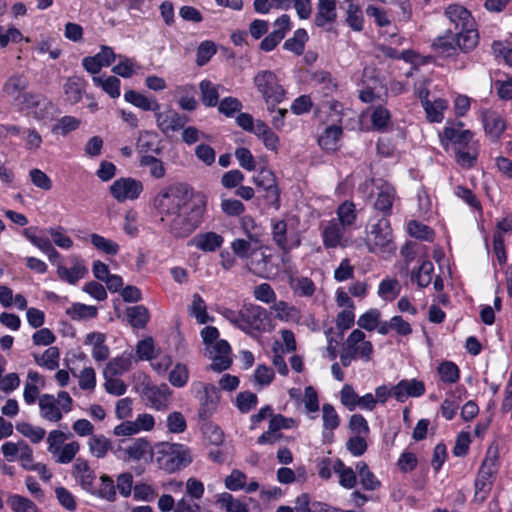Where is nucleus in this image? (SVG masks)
Here are the masks:
<instances>
[{
    "label": "nucleus",
    "instance_id": "1",
    "mask_svg": "<svg viewBox=\"0 0 512 512\" xmlns=\"http://www.w3.org/2000/svg\"><path fill=\"white\" fill-rule=\"evenodd\" d=\"M445 16L454 25L452 30L458 48L464 53L473 50L478 44L479 36L470 11L461 5L452 4L445 9Z\"/></svg>",
    "mask_w": 512,
    "mask_h": 512
},
{
    "label": "nucleus",
    "instance_id": "2",
    "mask_svg": "<svg viewBox=\"0 0 512 512\" xmlns=\"http://www.w3.org/2000/svg\"><path fill=\"white\" fill-rule=\"evenodd\" d=\"M222 315L235 327L249 335L265 331L270 323L268 311L252 303L244 304L239 311L225 309Z\"/></svg>",
    "mask_w": 512,
    "mask_h": 512
},
{
    "label": "nucleus",
    "instance_id": "3",
    "mask_svg": "<svg viewBox=\"0 0 512 512\" xmlns=\"http://www.w3.org/2000/svg\"><path fill=\"white\" fill-rule=\"evenodd\" d=\"M191 197L192 191L187 184L173 183L163 187L153 199V207L161 215L160 222L165 221V216L180 212Z\"/></svg>",
    "mask_w": 512,
    "mask_h": 512
},
{
    "label": "nucleus",
    "instance_id": "4",
    "mask_svg": "<svg viewBox=\"0 0 512 512\" xmlns=\"http://www.w3.org/2000/svg\"><path fill=\"white\" fill-rule=\"evenodd\" d=\"M206 201L200 198L194 202L189 211L181 214H174L173 219L168 225V231L175 238H186L190 236L202 223L205 213Z\"/></svg>",
    "mask_w": 512,
    "mask_h": 512
},
{
    "label": "nucleus",
    "instance_id": "5",
    "mask_svg": "<svg viewBox=\"0 0 512 512\" xmlns=\"http://www.w3.org/2000/svg\"><path fill=\"white\" fill-rule=\"evenodd\" d=\"M156 461L159 468L174 473L187 467L192 462L189 448L182 444L160 443L156 446Z\"/></svg>",
    "mask_w": 512,
    "mask_h": 512
},
{
    "label": "nucleus",
    "instance_id": "6",
    "mask_svg": "<svg viewBox=\"0 0 512 512\" xmlns=\"http://www.w3.org/2000/svg\"><path fill=\"white\" fill-rule=\"evenodd\" d=\"M253 81L268 111L273 112L275 107L284 100L286 94L277 75L271 70H261L254 76Z\"/></svg>",
    "mask_w": 512,
    "mask_h": 512
},
{
    "label": "nucleus",
    "instance_id": "7",
    "mask_svg": "<svg viewBox=\"0 0 512 512\" xmlns=\"http://www.w3.org/2000/svg\"><path fill=\"white\" fill-rule=\"evenodd\" d=\"M392 240V229L389 220L381 218L371 226L366 236V245L370 252L384 251Z\"/></svg>",
    "mask_w": 512,
    "mask_h": 512
},
{
    "label": "nucleus",
    "instance_id": "8",
    "mask_svg": "<svg viewBox=\"0 0 512 512\" xmlns=\"http://www.w3.org/2000/svg\"><path fill=\"white\" fill-rule=\"evenodd\" d=\"M202 391L196 392L200 407L198 417L206 421L216 412L220 400V389L213 384L201 385Z\"/></svg>",
    "mask_w": 512,
    "mask_h": 512
},
{
    "label": "nucleus",
    "instance_id": "9",
    "mask_svg": "<svg viewBox=\"0 0 512 512\" xmlns=\"http://www.w3.org/2000/svg\"><path fill=\"white\" fill-rule=\"evenodd\" d=\"M142 191V182L131 177L117 179L110 186V193L118 202L137 199Z\"/></svg>",
    "mask_w": 512,
    "mask_h": 512
},
{
    "label": "nucleus",
    "instance_id": "10",
    "mask_svg": "<svg viewBox=\"0 0 512 512\" xmlns=\"http://www.w3.org/2000/svg\"><path fill=\"white\" fill-rule=\"evenodd\" d=\"M258 191L263 190V197L269 205L279 206L280 192L272 171L262 169L253 178Z\"/></svg>",
    "mask_w": 512,
    "mask_h": 512
},
{
    "label": "nucleus",
    "instance_id": "11",
    "mask_svg": "<svg viewBox=\"0 0 512 512\" xmlns=\"http://www.w3.org/2000/svg\"><path fill=\"white\" fill-rule=\"evenodd\" d=\"M170 395L171 390L165 383L160 386L146 383L141 389V396L146 404L159 411L167 410Z\"/></svg>",
    "mask_w": 512,
    "mask_h": 512
},
{
    "label": "nucleus",
    "instance_id": "12",
    "mask_svg": "<svg viewBox=\"0 0 512 512\" xmlns=\"http://www.w3.org/2000/svg\"><path fill=\"white\" fill-rule=\"evenodd\" d=\"M276 27L271 33L260 43V49L264 52H270L274 50L278 44L285 38L286 33L291 30L290 17L287 14H283L274 21Z\"/></svg>",
    "mask_w": 512,
    "mask_h": 512
},
{
    "label": "nucleus",
    "instance_id": "13",
    "mask_svg": "<svg viewBox=\"0 0 512 512\" xmlns=\"http://www.w3.org/2000/svg\"><path fill=\"white\" fill-rule=\"evenodd\" d=\"M71 474L82 490L86 491L87 493L91 491L96 480V473L90 467L87 460L81 457L76 458L72 467Z\"/></svg>",
    "mask_w": 512,
    "mask_h": 512
},
{
    "label": "nucleus",
    "instance_id": "14",
    "mask_svg": "<svg viewBox=\"0 0 512 512\" xmlns=\"http://www.w3.org/2000/svg\"><path fill=\"white\" fill-rule=\"evenodd\" d=\"M155 118L158 128L163 133L169 131L175 132L183 129L185 124L189 121L186 115L179 114L178 112L170 109L166 112H155Z\"/></svg>",
    "mask_w": 512,
    "mask_h": 512
},
{
    "label": "nucleus",
    "instance_id": "15",
    "mask_svg": "<svg viewBox=\"0 0 512 512\" xmlns=\"http://www.w3.org/2000/svg\"><path fill=\"white\" fill-rule=\"evenodd\" d=\"M442 145L447 149L448 144H452L455 148H463L470 146L473 139V133L470 130H461L455 126H447L440 134Z\"/></svg>",
    "mask_w": 512,
    "mask_h": 512
},
{
    "label": "nucleus",
    "instance_id": "16",
    "mask_svg": "<svg viewBox=\"0 0 512 512\" xmlns=\"http://www.w3.org/2000/svg\"><path fill=\"white\" fill-rule=\"evenodd\" d=\"M21 104L26 109H34L37 118L42 119L53 107L52 102L43 94L24 92L21 95Z\"/></svg>",
    "mask_w": 512,
    "mask_h": 512
},
{
    "label": "nucleus",
    "instance_id": "17",
    "mask_svg": "<svg viewBox=\"0 0 512 512\" xmlns=\"http://www.w3.org/2000/svg\"><path fill=\"white\" fill-rule=\"evenodd\" d=\"M212 349L215 353L211 356L210 369L215 372H222L230 368L232 359L230 357L231 347L226 340L220 339L213 343Z\"/></svg>",
    "mask_w": 512,
    "mask_h": 512
},
{
    "label": "nucleus",
    "instance_id": "18",
    "mask_svg": "<svg viewBox=\"0 0 512 512\" xmlns=\"http://www.w3.org/2000/svg\"><path fill=\"white\" fill-rule=\"evenodd\" d=\"M393 396L399 402H404L408 397H420L425 393V385L416 379H403L392 387Z\"/></svg>",
    "mask_w": 512,
    "mask_h": 512
},
{
    "label": "nucleus",
    "instance_id": "19",
    "mask_svg": "<svg viewBox=\"0 0 512 512\" xmlns=\"http://www.w3.org/2000/svg\"><path fill=\"white\" fill-rule=\"evenodd\" d=\"M482 122L485 132L493 142H497L506 129L505 120L495 111L482 112Z\"/></svg>",
    "mask_w": 512,
    "mask_h": 512
},
{
    "label": "nucleus",
    "instance_id": "20",
    "mask_svg": "<svg viewBox=\"0 0 512 512\" xmlns=\"http://www.w3.org/2000/svg\"><path fill=\"white\" fill-rule=\"evenodd\" d=\"M224 242V238L216 232H205L195 235L189 245L196 247L203 252H215Z\"/></svg>",
    "mask_w": 512,
    "mask_h": 512
},
{
    "label": "nucleus",
    "instance_id": "21",
    "mask_svg": "<svg viewBox=\"0 0 512 512\" xmlns=\"http://www.w3.org/2000/svg\"><path fill=\"white\" fill-rule=\"evenodd\" d=\"M323 245L325 248H336L337 246L345 247L344 226L336 221H330L322 232Z\"/></svg>",
    "mask_w": 512,
    "mask_h": 512
},
{
    "label": "nucleus",
    "instance_id": "22",
    "mask_svg": "<svg viewBox=\"0 0 512 512\" xmlns=\"http://www.w3.org/2000/svg\"><path fill=\"white\" fill-rule=\"evenodd\" d=\"M125 453L129 459L144 460L150 462L153 460V448L146 438H137L125 448Z\"/></svg>",
    "mask_w": 512,
    "mask_h": 512
},
{
    "label": "nucleus",
    "instance_id": "23",
    "mask_svg": "<svg viewBox=\"0 0 512 512\" xmlns=\"http://www.w3.org/2000/svg\"><path fill=\"white\" fill-rule=\"evenodd\" d=\"M377 189L378 192L374 202V207L385 216L390 215L392 205L395 200V189L388 183H383L381 186L377 187Z\"/></svg>",
    "mask_w": 512,
    "mask_h": 512
},
{
    "label": "nucleus",
    "instance_id": "24",
    "mask_svg": "<svg viewBox=\"0 0 512 512\" xmlns=\"http://www.w3.org/2000/svg\"><path fill=\"white\" fill-rule=\"evenodd\" d=\"M336 18V0H318L317 13L314 18L315 25L324 27L327 23H333Z\"/></svg>",
    "mask_w": 512,
    "mask_h": 512
},
{
    "label": "nucleus",
    "instance_id": "25",
    "mask_svg": "<svg viewBox=\"0 0 512 512\" xmlns=\"http://www.w3.org/2000/svg\"><path fill=\"white\" fill-rule=\"evenodd\" d=\"M340 7L345 9L346 24L353 30L360 32L363 30V13L359 5L355 4L352 0H345Z\"/></svg>",
    "mask_w": 512,
    "mask_h": 512
},
{
    "label": "nucleus",
    "instance_id": "26",
    "mask_svg": "<svg viewBox=\"0 0 512 512\" xmlns=\"http://www.w3.org/2000/svg\"><path fill=\"white\" fill-rule=\"evenodd\" d=\"M343 134L340 126L327 127L318 138L319 146L327 152H335L339 149V141Z\"/></svg>",
    "mask_w": 512,
    "mask_h": 512
},
{
    "label": "nucleus",
    "instance_id": "27",
    "mask_svg": "<svg viewBox=\"0 0 512 512\" xmlns=\"http://www.w3.org/2000/svg\"><path fill=\"white\" fill-rule=\"evenodd\" d=\"M495 474H492L491 472H485L484 470H479L477 477L475 479V494H474V500L478 503H483L488 495L490 494V491L492 489L493 485V476Z\"/></svg>",
    "mask_w": 512,
    "mask_h": 512
},
{
    "label": "nucleus",
    "instance_id": "28",
    "mask_svg": "<svg viewBox=\"0 0 512 512\" xmlns=\"http://www.w3.org/2000/svg\"><path fill=\"white\" fill-rule=\"evenodd\" d=\"M29 86L27 77L22 74L10 76L3 85V92L15 100L20 99L22 93L26 92Z\"/></svg>",
    "mask_w": 512,
    "mask_h": 512
},
{
    "label": "nucleus",
    "instance_id": "29",
    "mask_svg": "<svg viewBox=\"0 0 512 512\" xmlns=\"http://www.w3.org/2000/svg\"><path fill=\"white\" fill-rule=\"evenodd\" d=\"M124 99L133 106L142 109L143 111H159L160 104L156 99H149L144 94L135 90H128L124 94Z\"/></svg>",
    "mask_w": 512,
    "mask_h": 512
},
{
    "label": "nucleus",
    "instance_id": "30",
    "mask_svg": "<svg viewBox=\"0 0 512 512\" xmlns=\"http://www.w3.org/2000/svg\"><path fill=\"white\" fill-rule=\"evenodd\" d=\"M105 335L100 332H92L87 334L85 343H92V356L98 361H105L109 357V348L105 345Z\"/></svg>",
    "mask_w": 512,
    "mask_h": 512
},
{
    "label": "nucleus",
    "instance_id": "31",
    "mask_svg": "<svg viewBox=\"0 0 512 512\" xmlns=\"http://www.w3.org/2000/svg\"><path fill=\"white\" fill-rule=\"evenodd\" d=\"M433 49L438 53L444 56H451L456 52V36L452 30V28H448L446 34L444 36L437 37L433 44Z\"/></svg>",
    "mask_w": 512,
    "mask_h": 512
},
{
    "label": "nucleus",
    "instance_id": "32",
    "mask_svg": "<svg viewBox=\"0 0 512 512\" xmlns=\"http://www.w3.org/2000/svg\"><path fill=\"white\" fill-rule=\"evenodd\" d=\"M100 481V487L97 489L94 485L89 494L105 499L108 502H114L116 500V486L114 485L113 479L107 474H102Z\"/></svg>",
    "mask_w": 512,
    "mask_h": 512
},
{
    "label": "nucleus",
    "instance_id": "33",
    "mask_svg": "<svg viewBox=\"0 0 512 512\" xmlns=\"http://www.w3.org/2000/svg\"><path fill=\"white\" fill-rule=\"evenodd\" d=\"M85 92V81L79 77H70L64 84V93L71 104L78 103Z\"/></svg>",
    "mask_w": 512,
    "mask_h": 512
},
{
    "label": "nucleus",
    "instance_id": "34",
    "mask_svg": "<svg viewBox=\"0 0 512 512\" xmlns=\"http://www.w3.org/2000/svg\"><path fill=\"white\" fill-rule=\"evenodd\" d=\"M219 88L220 85H216L208 79H204L199 83L201 101L206 107H215L218 105Z\"/></svg>",
    "mask_w": 512,
    "mask_h": 512
},
{
    "label": "nucleus",
    "instance_id": "35",
    "mask_svg": "<svg viewBox=\"0 0 512 512\" xmlns=\"http://www.w3.org/2000/svg\"><path fill=\"white\" fill-rule=\"evenodd\" d=\"M129 324L133 328L142 329L150 320L148 309L144 305H136L126 309Z\"/></svg>",
    "mask_w": 512,
    "mask_h": 512
},
{
    "label": "nucleus",
    "instance_id": "36",
    "mask_svg": "<svg viewBox=\"0 0 512 512\" xmlns=\"http://www.w3.org/2000/svg\"><path fill=\"white\" fill-rule=\"evenodd\" d=\"M39 407L41 409L43 418L55 422L62 419V413L59 407L56 405L55 399L52 395H42L39 400Z\"/></svg>",
    "mask_w": 512,
    "mask_h": 512
},
{
    "label": "nucleus",
    "instance_id": "37",
    "mask_svg": "<svg viewBox=\"0 0 512 512\" xmlns=\"http://www.w3.org/2000/svg\"><path fill=\"white\" fill-rule=\"evenodd\" d=\"M156 134L150 131H143L140 133L136 147L138 153L143 155H148V152H153L155 155H160L162 153V147L155 145Z\"/></svg>",
    "mask_w": 512,
    "mask_h": 512
},
{
    "label": "nucleus",
    "instance_id": "38",
    "mask_svg": "<svg viewBox=\"0 0 512 512\" xmlns=\"http://www.w3.org/2000/svg\"><path fill=\"white\" fill-rule=\"evenodd\" d=\"M309 37L305 29L299 28L297 29L293 36L287 39L283 44V49L293 52L294 54L300 56L304 53L305 44L308 41Z\"/></svg>",
    "mask_w": 512,
    "mask_h": 512
},
{
    "label": "nucleus",
    "instance_id": "39",
    "mask_svg": "<svg viewBox=\"0 0 512 512\" xmlns=\"http://www.w3.org/2000/svg\"><path fill=\"white\" fill-rule=\"evenodd\" d=\"M270 262L271 255H265L262 252L258 253L254 251L249 263V270L260 277H268L270 272L268 265Z\"/></svg>",
    "mask_w": 512,
    "mask_h": 512
},
{
    "label": "nucleus",
    "instance_id": "40",
    "mask_svg": "<svg viewBox=\"0 0 512 512\" xmlns=\"http://www.w3.org/2000/svg\"><path fill=\"white\" fill-rule=\"evenodd\" d=\"M87 268L76 262L71 269L64 266H58L57 274L61 280L67 281L69 284H76L87 273Z\"/></svg>",
    "mask_w": 512,
    "mask_h": 512
},
{
    "label": "nucleus",
    "instance_id": "41",
    "mask_svg": "<svg viewBox=\"0 0 512 512\" xmlns=\"http://www.w3.org/2000/svg\"><path fill=\"white\" fill-rule=\"evenodd\" d=\"M141 167H148L149 174L155 179H161L166 174V168L164 163L153 155H143L139 160Z\"/></svg>",
    "mask_w": 512,
    "mask_h": 512
},
{
    "label": "nucleus",
    "instance_id": "42",
    "mask_svg": "<svg viewBox=\"0 0 512 512\" xmlns=\"http://www.w3.org/2000/svg\"><path fill=\"white\" fill-rule=\"evenodd\" d=\"M66 314L72 320H86L95 318L98 314V310L95 306H89L82 303H74L71 307L66 309Z\"/></svg>",
    "mask_w": 512,
    "mask_h": 512
},
{
    "label": "nucleus",
    "instance_id": "43",
    "mask_svg": "<svg viewBox=\"0 0 512 512\" xmlns=\"http://www.w3.org/2000/svg\"><path fill=\"white\" fill-rule=\"evenodd\" d=\"M131 360L129 357H116L109 361L103 371L104 376H119L130 369Z\"/></svg>",
    "mask_w": 512,
    "mask_h": 512
},
{
    "label": "nucleus",
    "instance_id": "44",
    "mask_svg": "<svg viewBox=\"0 0 512 512\" xmlns=\"http://www.w3.org/2000/svg\"><path fill=\"white\" fill-rule=\"evenodd\" d=\"M89 450L96 458H104L111 448V442L104 435H92L88 442Z\"/></svg>",
    "mask_w": 512,
    "mask_h": 512
},
{
    "label": "nucleus",
    "instance_id": "45",
    "mask_svg": "<svg viewBox=\"0 0 512 512\" xmlns=\"http://www.w3.org/2000/svg\"><path fill=\"white\" fill-rule=\"evenodd\" d=\"M60 351L56 346H50L41 357L34 354V359L38 365H43L49 370H55L59 366Z\"/></svg>",
    "mask_w": 512,
    "mask_h": 512
},
{
    "label": "nucleus",
    "instance_id": "46",
    "mask_svg": "<svg viewBox=\"0 0 512 512\" xmlns=\"http://www.w3.org/2000/svg\"><path fill=\"white\" fill-rule=\"evenodd\" d=\"M93 82L96 86L101 87L111 98H118L120 96V80L115 76H109L102 79L99 76H93Z\"/></svg>",
    "mask_w": 512,
    "mask_h": 512
},
{
    "label": "nucleus",
    "instance_id": "47",
    "mask_svg": "<svg viewBox=\"0 0 512 512\" xmlns=\"http://www.w3.org/2000/svg\"><path fill=\"white\" fill-rule=\"evenodd\" d=\"M178 92L181 94L178 100L181 109L194 111L198 106V102L193 95L195 93V87L193 85H185L179 87Z\"/></svg>",
    "mask_w": 512,
    "mask_h": 512
},
{
    "label": "nucleus",
    "instance_id": "48",
    "mask_svg": "<svg viewBox=\"0 0 512 512\" xmlns=\"http://www.w3.org/2000/svg\"><path fill=\"white\" fill-rule=\"evenodd\" d=\"M272 237L276 245L283 251L289 252L291 248L287 245V223L284 220H277L272 225Z\"/></svg>",
    "mask_w": 512,
    "mask_h": 512
},
{
    "label": "nucleus",
    "instance_id": "49",
    "mask_svg": "<svg viewBox=\"0 0 512 512\" xmlns=\"http://www.w3.org/2000/svg\"><path fill=\"white\" fill-rule=\"evenodd\" d=\"M90 238L92 245L97 250L107 255L114 256L119 252V245L111 239H107L96 233L91 234Z\"/></svg>",
    "mask_w": 512,
    "mask_h": 512
},
{
    "label": "nucleus",
    "instance_id": "50",
    "mask_svg": "<svg viewBox=\"0 0 512 512\" xmlns=\"http://www.w3.org/2000/svg\"><path fill=\"white\" fill-rule=\"evenodd\" d=\"M434 271L433 263L429 260H425L420 265L416 273H412V280L416 281L418 286L421 288L427 287L432 280V273Z\"/></svg>",
    "mask_w": 512,
    "mask_h": 512
},
{
    "label": "nucleus",
    "instance_id": "51",
    "mask_svg": "<svg viewBox=\"0 0 512 512\" xmlns=\"http://www.w3.org/2000/svg\"><path fill=\"white\" fill-rule=\"evenodd\" d=\"M217 504L224 507L226 512H249L247 505L238 499H235L228 492L222 493L217 499Z\"/></svg>",
    "mask_w": 512,
    "mask_h": 512
},
{
    "label": "nucleus",
    "instance_id": "52",
    "mask_svg": "<svg viewBox=\"0 0 512 512\" xmlns=\"http://www.w3.org/2000/svg\"><path fill=\"white\" fill-rule=\"evenodd\" d=\"M407 230L410 236L420 239V240H426V241H432L434 232L433 230L416 220L409 221L407 225Z\"/></svg>",
    "mask_w": 512,
    "mask_h": 512
},
{
    "label": "nucleus",
    "instance_id": "53",
    "mask_svg": "<svg viewBox=\"0 0 512 512\" xmlns=\"http://www.w3.org/2000/svg\"><path fill=\"white\" fill-rule=\"evenodd\" d=\"M16 430L23 436L29 438L32 443H39L43 440L46 434L44 428L33 426L27 422L18 423L16 425Z\"/></svg>",
    "mask_w": 512,
    "mask_h": 512
},
{
    "label": "nucleus",
    "instance_id": "54",
    "mask_svg": "<svg viewBox=\"0 0 512 512\" xmlns=\"http://www.w3.org/2000/svg\"><path fill=\"white\" fill-rule=\"evenodd\" d=\"M7 502L14 512H38L33 501L20 495H11Z\"/></svg>",
    "mask_w": 512,
    "mask_h": 512
},
{
    "label": "nucleus",
    "instance_id": "55",
    "mask_svg": "<svg viewBox=\"0 0 512 512\" xmlns=\"http://www.w3.org/2000/svg\"><path fill=\"white\" fill-rule=\"evenodd\" d=\"M438 373L444 383H456L460 378L458 366L451 361H445L438 367Z\"/></svg>",
    "mask_w": 512,
    "mask_h": 512
},
{
    "label": "nucleus",
    "instance_id": "56",
    "mask_svg": "<svg viewBox=\"0 0 512 512\" xmlns=\"http://www.w3.org/2000/svg\"><path fill=\"white\" fill-rule=\"evenodd\" d=\"M337 215L340 225L344 227L351 226L356 219L355 204L350 201L343 202L337 209Z\"/></svg>",
    "mask_w": 512,
    "mask_h": 512
},
{
    "label": "nucleus",
    "instance_id": "57",
    "mask_svg": "<svg viewBox=\"0 0 512 512\" xmlns=\"http://www.w3.org/2000/svg\"><path fill=\"white\" fill-rule=\"evenodd\" d=\"M257 403L258 397L253 392L243 391L236 396L235 404L241 413H248L256 407Z\"/></svg>",
    "mask_w": 512,
    "mask_h": 512
},
{
    "label": "nucleus",
    "instance_id": "58",
    "mask_svg": "<svg viewBox=\"0 0 512 512\" xmlns=\"http://www.w3.org/2000/svg\"><path fill=\"white\" fill-rule=\"evenodd\" d=\"M322 418H323V427L326 430L333 431L340 424V418L333 407V405L329 403H325L322 406Z\"/></svg>",
    "mask_w": 512,
    "mask_h": 512
},
{
    "label": "nucleus",
    "instance_id": "59",
    "mask_svg": "<svg viewBox=\"0 0 512 512\" xmlns=\"http://www.w3.org/2000/svg\"><path fill=\"white\" fill-rule=\"evenodd\" d=\"M446 108V102L443 99H437L424 106L427 118L430 122H441L443 119L442 111Z\"/></svg>",
    "mask_w": 512,
    "mask_h": 512
},
{
    "label": "nucleus",
    "instance_id": "60",
    "mask_svg": "<svg viewBox=\"0 0 512 512\" xmlns=\"http://www.w3.org/2000/svg\"><path fill=\"white\" fill-rule=\"evenodd\" d=\"M340 400L343 406L353 411L359 403V396L350 384H345L340 391Z\"/></svg>",
    "mask_w": 512,
    "mask_h": 512
},
{
    "label": "nucleus",
    "instance_id": "61",
    "mask_svg": "<svg viewBox=\"0 0 512 512\" xmlns=\"http://www.w3.org/2000/svg\"><path fill=\"white\" fill-rule=\"evenodd\" d=\"M455 159L460 166L470 168L476 163L477 155L471 146L466 149L455 148Z\"/></svg>",
    "mask_w": 512,
    "mask_h": 512
},
{
    "label": "nucleus",
    "instance_id": "62",
    "mask_svg": "<svg viewBox=\"0 0 512 512\" xmlns=\"http://www.w3.org/2000/svg\"><path fill=\"white\" fill-rule=\"evenodd\" d=\"M242 103L235 97H225L218 103V110L226 117H232L236 112L242 109Z\"/></svg>",
    "mask_w": 512,
    "mask_h": 512
},
{
    "label": "nucleus",
    "instance_id": "63",
    "mask_svg": "<svg viewBox=\"0 0 512 512\" xmlns=\"http://www.w3.org/2000/svg\"><path fill=\"white\" fill-rule=\"evenodd\" d=\"M167 428L171 433H183L187 428L186 420L181 412L174 411L167 417Z\"/></svg>",
    "mask_w": 512,
    "mask_h": 512
},
{
    "label": "nucleus",
    "instance_id": "64",
    "mask_svg": "<svg viewBox=\"0 0 512 512\" xmlns=\"http://www.w3.org/2000/svg\"><path fill=\"white\" fill-rule=\"evenodd\" d=\"M216 53V46L212 41L202 42L197 49L196 63L198 66H204Z\"/></svg>",
    "mask_w": 512,
    "mask_h": 512
}]
</instances>
